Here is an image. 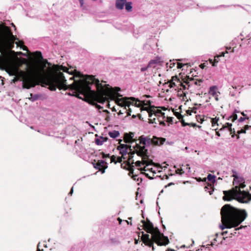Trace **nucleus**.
<instances>
[{"label":"nucleus","mask_w":251,"mask_h":251,"mask_svg":"<svg viewBox=\"0 0 251 251\" xmlns=\"http://www.w3.org/2000/svg\"><path fill=\"white\" fill-rule=\"evenodd\" d=\"M143 225L138 227L139 230L144 229L148 233L151 234L150 236L149 234H145L142 231L139 233H142L141 239L143 243L150 247H152V250L154 251L153 243H155L158 246H166L169 243L167 236H164L157 227H154L153 224L149 220L147 222L142 220L141 222Z\"/></svg>","instance_id":"f03ea898"},{"label":"nucleus","mask_w":251,"mask_h":251,"mask_svg":"<svg viewBox=\"0 0 251 251\" xmlns=\"http://www.w3.org/2000/svg\"><path fill=\"white\" fill-rule=\"evenodd\" d=\"M221 214L222 221L224 224L220 226L222 230L238 226L247 217L245 210L236 208L229 204L222 207Z\"/></svg>","instance_id":"7ed1b4c3"},{"label":"nucleus","mask_w":251,"mask_h":251,"mask_svg":"<svg viewBox=\"0 0 251 251\" xmlns=\"http://www.w3.org/2000/svg\"><path fill=\"white\" fill-rule=\"evenodd\" d=\"M186 64L180 63H177V68L178 69H181L184 66L186 65Z\"/></svg>","instance_id":"473e14b6"},{"label":"nucleus","mask_w":251,"mask_h":251,"mask_svg":"<svg viewBox=\"0 0 251 251\" xmlns=\"http://www.w3.org/2000/svg\"><path fill=\"white\" fill-rule=\"evenodd\" d=\"M40 84V80L33 77H28L23 81L22 87L29 89Z\"/></svg>","instance_id":"6e6552de"},{"label":"nucleus","mask_w":251,"mask_h":251,"mask_svg":"<svg viewBox=\"0 0 251 251\" xmlns=\"http://www.w3.org/2000/svg\"><path fill=\"white\" fill-rule=\"evenodd\" d=\"M197 119L199 122H201V123L203 121V120L201 118V116L200 115L197 117Z\"/></svg>","instance_id":"a19ab883"},{"label":"nucleus","mask_w":251,"mask_h":251,"mask_svg":"<svg viewBox=\"0 0 251 251\" xmlns=\"http://www.w3.org/2000/svg\"><path fill=\"white\" fill-rule=\"evenodd\" d=\"M204 189H205V191L209 193L210 195H212V193H213V192L214 191L213 189H212L210 191H209L208 190L209 189V187L208 186H205L204 187Z\"/></svg>","instance_id":"c756f323"},{"label":"nucleus","mask_w":251,"mask_h":251,"mask_svg":"<svg viewBox=\"0 0 251 251\" xmlns=\"http://www.w3.org/2000/svg\"><path fill=\"white\" fill-rule=\"evenodd\" d=\"M182 125L183 126H185L186 125H188V126H190V124L189 123H185L184 122H183L182 123Z\"/></svg>","instance_id":"5fc2aeb1"},{"label":"nucleus","mask_w":251,"mask_h":251,"mask_svg":"<svg viewBox=\"0 0 251 251\" xmlns=\"http://www.w3.org/2000/svg\"><path fill=\"white\" fill-rule=\"evenodd\" d=\"M231 118H232V122H234L237 119V115L236 114H233L232 116H231Z\"/></svg>","instance_id":"ea45409f"},{"label":"nucleus","mask_w":251,"mask_h":251,"mask_svg":"<svg viewBox=\"0 0 251 251\" xmlns=\"http://www.w3.org/2000/svg\"><path fill=\"white\" fill-rule=\"evenodd\" d=\"M134 136V133L132 132H129V133H126L124 134V141L126 143L131 144L134 142H136V140L133 139V137Z\"/></svg>","instance_id":"9b49d317"},{"label":"nucleus","mask_w":251,"mask_h":251,"mask_svg":"<svg viewBox=\"0 0 251 251\" xmlns=\"http://www.w3.org/2000/svg\"><path fill=\"white\" fill-rule=\"evenodd\" d=\"M30 96L31 97L29 98V100H31L32 101H36L39 99H40L41 97V94H30Z\"/></svg>","instance_id":"6ab92c4d"},{"label":"nucleus","mask_w":251,"mask_h":251,"mask_svg":"<svg viewBox=\"0 0 251 251\" xmlns=\"http://www.w3.org/2000/svg\"><path fill=\"white\" fill-rule=\"evenodd\" d=\"M161 62L160 57H156V59L150 60L148 65V67L150 68H154L157 65Z\"/></svg>","instance_id":"ddd939ff"},{"label":"nucleus","mask_w":251,"mask_h":251,"mask_svg":"<svg viewBox=\"0 0 251 251\" xmlns=\"http://www.w3.org/2000/svg\"><path fill=\"white\" fill-rule=\"evenodd\" d=\"M111 242L114 245H118L120 244L119 241L116 239H111Z\"/></svg>","instance_id":"c85d7f7f"},{"label":"nucleus","mask_w":251,"mask_h":251,"mask_svg":"<svg viewBox=\"0 0 251 251\" xmlns=\"http://www.w3.org/2000/svg\"><path fill=\"white\" fill-rule=\"evenodd\" d=\"M226 53H227V51H226V52H222V54L221 55H219V56H225V54Z\"/></svg>","instance_id":"0e129e2a"},{"label":"nucleus","mask_w":251,"mask_h":251,"mask_svg":"<svg viewBox=\"0 0 251 251\" xmlns=\"http://www.w3.org/2000/svg\"><path fill=\"white\" fill-rule=\"evenodd\" d=\"M141 145L139 144H137V143H136V145L134 147V149L135 150V153H136V151L137 150H139L140 149V147L141 146Z\"/></svg>","instance_id":"2f4dec72"},{"label":"nucleus","mask_w":251,"mask_h":251,"mask_svg":"<svg viewBox=\"0 0 251 251\" xmlns=\"http://www.w3.org/2000/svg\"><path fill=\"white\" fill-rule=\"evenodd\" d=\"M100 154H102V158H106V157H110L109 154H105L103 152H101Z\"/></svg>","instance_id":"c9c22d12"},{"label":"nucleus","mask_w":251,"mask_h":251,"mask_svg":"<svg viewBox=\"0 0 251 251\" xmlns=\"http://www.w3.org/2000/svg\"><path fill=\"white\" fill-rule=\"evenodd\" d=\"M147 147L144 145H141L140 149L137 150L136 153L142 157L143 159L144 164H145L146 166L149 165H152L154 164L153 161L149 158L148 150L146 149Z\"/></svg>","instance_id":"0eeeda50"},{"label":"nucleus","mask_w":251,"mask_h":251,"mask_svg":"<svg viewBox=\"0 0 251 251\" xmlns=\"http://www.w3.org/2000/svg\"><path fill=\"white\" fill-rule=\"evenodd\" d=\"M108 138L107 137L100 136V137L96 138L95 139V143L97 145H101L104 142H106Z\"/></svg>","instance_id":"dca6fc26"},{"label":"nucleus","mask_w":251,"mask_h":251,"mask_svg":"<svg viewBox=\"0 0 251 251\" xmlns=\"http://www.w3.org/2000/svg\"><path fill=\"white\" fill-rule=\"evenodd\" d=\"M209 61L210 63L212 64V65L214 63V61L212 59H209Z\"/></svg>","instance_id":"774afa93"},{"label":"nucleus","mask_w":251,"mask_h":251,"mask_svg":"<svg viewBox=\"0 0 251 251\" xmlns=\"http://www.w3.org/2000/svg\"><path fill=\"white\" fill-rule=\"evenodd\" d=\"M177 174H182L184 173V171H182V169H177L176 170Z\"/></svg>","instance_id":"49530a36"},{"label":"nucleus","mask_w":251,"mask_h":251,"mask_svg":"<svg viewBox=\"0 0 251 251\" xmlns=\"http://www.w3.org/2000/svg\"><path fill=\"white\" fill-rule=\"evenodd\" d=\"M251 128V126H249V125H246L245 126V129L246 130H248L250 128Z\"/></svg>","instance_id":"864d4df0"},{"label":"nucleus","mask_w":251,"mask_h":251,"mask_svg":"<svg viewBox=\"0 0 251 251\" xmlns=\"http://www.w3.org/2000/svg\"><path fill=\"white\" fill-rule=\"evenodd\" d=\"M45 83L51 91H54L57 88L60 90L70 89L80 94L88 95L98 102L103 104L105 101L102 85L99 79L92 75H87L85 80H75L72 83L67 84L64 74L60 72L56 77L48 80Z\"/></svg>","instance_id":"f257e3e1"},{"label":"nucleus","mask_w":251,"mask_h":251,"mask_svg":"<svg viewBox=\"0 0 251 251\" xmlns=\"http://www.w3.org/2000/svg\"><path fill=\"white\" fill-rule=\"evenodd\" d=\"M167 119H168V122H169L170 123H172L173 122L172 117H167Z\"/></svg>","instance_id":"de8ad7c7"},{"label":"nucleus","mask_w":251,"mask_h":251,"mask_svg":"<svg viewBox=\"0 0 251 251\" xmlns=\"http://www.w3.org/2000/svg\"><path fill=\"white\" fill-rule=\"evenodd\" d=\"M243 182H245V179L242 176H236L235 178H233V185H239L240 183H243Z\"/></svg>","instance_id":"2eb2a0df"},{"label":"nucleus","mask_w":251,"mask_h":251,"mask_svg":"<svg viewBox=\"0 0 251 251\" xmlns=\"http://www.w3.org/2000/svg\"><path fill=\"white\" fill-rule=\"evenodd\" d=\"M117 160L115 162V163L117 162L121 163L122 161L123 157L121 156L116 157Z\"/></svg>","instance_id":"f704fd0d"},{"label":"nucleus","mask_w":251,"mask_h":251,"mask_svg":"<svg viewBox=\"0 0 251 251\" xmlns=\"http://www.w3.org/2000/svg\"><path fill=\"white\" fill-rule=\"evenodd\" d=\"M232 172L233 173V175L231 176L232 177H233L234 178H235V176H238L237 173L235 170H232Z\"/></svg>","instance_id":"58836bf2"},{"label":"nucleus","mask_w":251,"mask_h":251,"mask_svg":"<svg viewBox=\"0 0 251 251\" xmlns=\"http://www.w3.org/2000/svg\"><path fill=\"white\" fill-rule=\"evenodd\" d=\"M217 90L218 87L217 86H212L209 88L208 93L212 96H216Z\"/></svg>","instance_id":"f3484780"},{"label":"nucleus","mask_w":251,"mask_h":251,"mask_svg":"<svg viewBox=\"0 0 251 251\" xmlns=\"http://www.w3.org/2000/svg\"><path fill=\"white\" fill-rule=\"evenodd\" d=\"M110 158H111V162H114V163H115V162H116V156H115V155H113L111 156L110 157Z\"/></svg>","instance_id":"79ce46f5"},{"label":"nucleus","mask_w":251,"mask_h":251,"mask_svg":"<svg viewBox=\"0 0 251 251\" xmlns=\"http://www.w3.org/2000/svg\"><path fill=\"white\" fill-rule=\"evenodd\" d=\"M216 135L218 136H220L221 135H220V133H219V131H217L216 133Z\"/></svg>","instance_id":"338daca9"},{"label":"nucleus","mask_w":251,"mask_h":251,"mask_svg":"<svg viewBox=\"0 0 251 251\" xmlns=\"http://www.w3.org/2000/svg\"><path fill=\"white\" fill-rule=\"evenodd\" d=\"M177 0V2H178V3L180 5H181V4H185V6H187V5L186 4V2L187 1H188L189 0Z\"/></svg>","instance_id":"bb28decb"},{"label":"nucleus","mask_w":251,"mask_h":251,"mask_svg":"<svg viewBox=\"0 0 251 251\" xmlns=\"http://www.w3.org/2000/svg\"><path fill=\"white\" fill-rule=\"evenodd\" d=\"M219 57H220V56H219V55H216L215 57L214 60V63L212 64L213 66H217V63L219 62L218 58H219Z\"/></svg>","instance_id":"a878e982"},{"label":"nucleus","mask_w":251,"mask_h":251,"mask_svg":"<svg viewBox=\"0 0 251 251\" xmlns=\"http://www.w3.org/2000/svg\"><path fill=\"white\" fill-rule=\"evenodd\" d=\"M246 227V226H240V227L236 228L235 229V230H239V229H241V228H243V227Z\"/></svg>","instance_id":"4d7b16f0"},{"label":"nucleus","mask_w":251,"mask_h":251,"mask_svg":"<svg viewBox=\"0 0 251 251\" xmlns=\"http://www.w3.org/2000/svg\"><path fill=\"white\" fill-rule=\"evenodd\" d=\"M238 188H240V190L241 189H244L246 187V185L245 184V182H243V183H240L239 184Z\"/></svg>","instance_id":"72a5a7b5"},{"label":"nucleus","mask_w":251,"mask_h":251,"mask_svg":"<svg viewBox=\"0 0 251 251\" xmlns=\"http://www.w3.org/2000/svg\"><path fill=\"white\" fill-rule=\"evenodd\" d=\"M149 123H150V124H157V123H156V122H155V118H154V119H150V122H149Z\"/></svg>","instance_id":"a18cd8bd"},{"label":"nucleus","mask_w":251,"mask_h":251,"mask_svg":"<svg viewBox=\"0 0 251 251\" xmlns=\"http://www.w3.org/2000/svg\"><path fill=\"white\" fill-rule=\"evenodd\" d=\"M227 232H227V231H224V232H223V233H222V235H226L227 233Z\"/></svg>","instance_id":"69168bd1"},{"label":"nucleus","mask_w":251,"mask_h":251,"mask_svg":"<svg viewBox=\"0 0 251 251\" xmlns=\"http://www.w3.org/2000/svg\"><path fill=\"white\" fill-rule=\"evenodd\" d=\"M202 81L201 80H199V81H194V84L195 85H200V83Z\"/></svg>","instance_id":"8fccbe9b"},{"label":"nucleus","mask_w":251,"mask_h":251,"mask_svg":"<svg viewBox=\"0 0 251 251\" xmlns=\"http://www.w3.org/2000/svg\"><path fill=\"white\" fill-rule=\"evenodd\" d=\"M133 173V169H132L131 170H129L128 175L131 176L134 180L139 181V177L138 176V175H134Z\"/></svg>","instance_id":"412c9836"},{"label":"nucleus","mask_w":251,"mask_h":251,"mask_svg":"<svg viewBox=\"0 0 251 251\" xmlns=\"http://www.w3.org/2000/svg\"><path fill=\"white\" fill-rule=\"evenodd\" d=\"M75 92H74L73 93V94H72L71 93H69L68 94V95H70V96H75L76 97H77V98H79V99H82V98H81V97H80V96H78V95H76V94H75Z\"/></svg>","instance_id":"e433bc0d"},{"label":"nucleus","mask_w":251,"mask_h":251,"mask_svg":"<svg viewBox=\"0 0 251 251\" xmlns=\"http://www.w3.org/2000/svg\"><path fill=\"white\" fill-rule=\"evenodd\" d=\"M95 106H96V107L98 109H100L102 108V106H101L100 105H99L98 104H96Z\"/></svg>","instance_id":"603ef678"},{"label":"nucleus","mask_w":251,"mask_h":251,"mask_svg":"<svg viewBox=\"0 0 251 251\" xmlns=\"http://www.w3.org/2000/svg\"><path fill=\"white\" fill-rule=\"evenodd\" d=\"M3 32L4 41L9 49H12L15 43L18 47H20L23 50H27V47L24 45L23 43L19 41L16 36L13 35L12 32L9 27L5 26L3 28Z\"/></svg>","instance_id":"39448f33"},{"label":"nucleus","mask_w":251,"mask_h":251,"mask_svg":"<svg viewBox=\"0 0 251 251\" xmlns=\"http://www.w3.org/2000/svg\"><path fill=\"white\" fill-rule=\"evenodd\" d=\"M186 166H187L186 169L188 170L187 171V172H190V168L189 167V165L188 164H187Z\"/></svg>","instance_id":"680f3d73"},{"label":"nucleus","mask_w":251,"mask_h":251,"mask_svg":"<svg viewBox=\"0 0 251 251\" xmlns=\"http://www.w3.org/2000/svg\"><path fill=\"white\" fill-rule=\"evenodd\" d=\"M223 193L224 196L223 199L224 201H230L235 199L240 203H248L251 200V198L248 199L251 195L249 192L241 191L237 185L228 191H224Z\"/></svg>","instance_id":"20e7f679"},{"label":"nucleus","mask_w":251,"mask_h":251,"mask_svg":"<svg viewBox=\"0 0 251 251\" xmlns=\"http://www.w3.org/2000/svg\"><path fill=\"white\" fill-rule=\"evenodd\" d=\"M73 193V187H72L70 191V192L69 193L68 195H72V194Z\"/></svg>","instance_id":"6e6d98bb"},{"label":"nucleus","mask_w":251,"mask_h":251,"mask_svg":"<svg viewBox=\"0 0 251 251\" xmlns=\"http://www.w3.org/2000/svg\"><path fill=\"white\" fill-rule=\"evenodd\" d=\"M105 166L104 168V170L107 168V165L106 163L102 160H99L97 163L94 164V167L97 169L100 170L101 169L103 168V166Z\"/></svg>","instance_id":"f8f14e48"},{"label":"nucleus","mask_w":251,"mask_h":251,"mask_svg":"<svg viewBox=\"0 0 251 251\" xmlns=\"http://www.w3.org/2000/svg\"><path fill=\"white\" fill-rule=\"evenodd\" d=\"M200 66L201 69H203L205 67V65L204 64H201Z\"/></svg>","instance_id":"bf43d9fd"},{"label":"nucleus","mask_w":251,"mask_h":251,"mask_svg":"<svg viewBox=\"0 0 251 251\" xmlns=\"http://www.w3.org/2000/svg\"><path fill=\"white\" fill-rule=\"evenodd\" d=\"M108 134L111 138L115 139L120 136V132L118 131L113 130L109 131Z\"/></svg>","instance_id":"a211bd4d"},{"label":"nucleus","mask_w":251,"mask_h":251,"mask_svg":"<svg viewBox=\"0 0 251 251\" xmlns=\"http://www.w3.org/2000/svg\"><path fill=\"white\" fill-rule=\"evenodd\" d=\"M159 125H162L163 126H165L166 124L164 121H159Z\"/></svg>","instance_id":"3c124183"},{"label":"nucleus","mask_w":251,"mask_h":251,"mask_svg":"<svg viewBox=\"0 0 251 251\" xmlns=\"http://www.w3.org/2000/svg\"><path fill=\"white\" fill-rule=\"evenodd\" d=\"M126 2V0H116L115 3L116 8L119 10L123 9Z\"/></svg>","instance_id":"4468645a"},{"label":"nucleus","mask_w":251,"mask_h":251,"mask_svg":"<svg viewBox=\"0 0 251 251\" xmlns=\"http://www.w3.org/2000/svg\"><path fill=\"white\" fill-rule=\"evenodd\" d=\"M122 95L119 94V93H118L117 94V98L116 99V103L118 105H120V106H125V107H126V106H128L129 107V105H130V102L129 101H128L129 100H131V99H134L132 97H130V98H128V97H124V98H120L119 97H121Z\"/></svg>","instance_id":"1a4fd4ad"},{"label":"nucleus","mask_w":251,"mask_h":251,"mask_svg":"<svg viewBox=\"0 0 251 251\" xmlns=\"http://www.w3.org/2000/svg\"><path fill=\"white\" fill-rule=\"evenodd\" d=\"M207 180L212 182V183H214L216 182V176L211 174H208L207 177Z\"/></svg>","instance_id":"aec40b11"},{"label":"nucleus","mask_w":251,"mask_h":251,"mask_svg":"<svg viewBox=\"0 0 251 251\" xmlns=\"http://www.w3.org/2000/svg\"><path fill=\"white\" fill-rule=\"evenodd\" d=\"M218 120H219V118H217V117L211 119L212 126L213 127L216 126H218V124L217 123V122Z\"/></svg>","instance_id":"b1692460"},{"label":"nucleus","mask_w":251,"mask_h":251,"mask_svg":"<svg viewBox=\"0 0 251 251\" xmlns=\"http://www.w3.org/2000/svg\"><path fill=\"white\" fill-rule=\"evenodd\" d=\"M128 147L130 148L131 146H127L126 144H120L117 148V149L119 151L120 154L123 156L126 155L127 154Z\"/></svg>","instance_id":"9d476101"},{"label":"nucleus","mask_w":251,"mask_h":251,"mask_svg":"<svg viewBox=\"0 0 251 251\" xmlns=\"http://www.w3.org/2000/svg\"><path fill=\"white\" fill-rule=\"evenodd\" d=\"M139 140L140 144L149 147L151 145L155 146H159L164 144L165 141V138L162 137H157L153 136L152 138H150L148 136L142 135L139 137Z\"/></svg>","instance_id":"423d86ee"},{"label":"nucleus","mask_w":251,"mask_h":251,"mask_svg":"<svg viewBox=\"0 0 251 251\" xmlns=\"http://www.w3.org/2000/svg\"><path fill=\"white\" fill-rule=\"evenodd\" d=\"M125 8L127 11H131L132 9V3L130 2H126L125 4Z\"/></svg>","instance_id":"4be33fe9"},{"label":"nucleus","mask_w":251,"mask_h":251,"mask_svg":"<svg viewBox=\"0 0 251 251\" xmlns=\"http://www.w3.org/2000/svg\"><path fill=\"white\" fill-rule=\"evenodd\" d=\"M190 125L191 126L195 127H196V126H198L199 128H201V126H197L196 125V124H195V123H190Z\"/></svg>","instance_id":"c03bdc74"},{"label":"nucleus","mask_w":251,"mask_h":251,"mask_svg":"<svg viewBox=\"0 0 251 251\" xmlns=\"http://www.w3.org/2000/svg\"><path fill=\"white\" fill-rule=\"evenodd\" d=\"M142 164L146 165L145 164H144V162H142L140 161H137L135 163V165L137 167H140Z\"/></svg>","instance_id":"7c9ffc66"},{"label":"nucleus","mask_w":251,"mask_h":251,"mask_svg":"<svg viewBox=\"0 0 251 251\" xmlns=\"http://www.w3.org/2000/svg\"><path fill=\"white\" fill-rule=\"evenodd\" d=\"M155 116H161L162 117L163 119H164L166 117L165 115V113L162 112L161 111H159L156 113L155 114Z\"/></svg>","instance_id":"393cba45"},{"label":"nucleus","mask_w":251,"mask_h":251,"mask_svg":"<svg viewBox=\"0 0 251 251\" xmlns=\"http://www.w3.org/2000/svg\"><path fill=\"white\" fill-rule=\"evenodd\" d=\"M150 69V68H149V67H148V66H146V67H142V68H141V71L142 72H144V71H145L147 70H148V69Z\"/></svg>","instance_id":"37998d69"},{"label":"nucleus","mask_w":251,"mask_h":251,"mask_svg":"<svg viewBox=\"0 0 251 251\" xmlns=\"http://www.w3.org/2000/svg\"><path fill=\"white\" fill-rule=\"evenodd\" d=\"M245 118H243V117H240L238 120V122H243L244 120H245Z\"/></svg>","instance_id":"09e8293b"},{"label":"nucleus","mask_w":251,"mask_h":251,"mask_svg":"<svg viewBox=\"0 0 251 251\" xmlns=\"http://www.w3.org/2000/svg\"><path fill=\"white\" fill-rule=\"evenodd\" d=\"M131 112V109H129V111L127 112V116H130V112Z\"/></svg>","instance_id":"052dcab7"},{"label":"nucleus","mask_w":251,"mask_h":251,"mask_svg":"<svg viewBox=\"0 0 251 251\" xmlns=\"http://www.w3.org/2000/svg\"><path fill=\"white\" fill-rule=\"evenodd\" d=\"M176 86V84L175 82L172 81L170 83V84H169V87L170 88H174L175 87V86Z\"/></svg>","instance_id":"4c0bfd02"},{"label":"nucleus","mask_w":251,"mask_h":251,"mask_svg":"<svg viewBox=\"0 0 251 251\" xmlns=\"http://www.w3.org/2000/svg\"><path fill=\"white\" fill-rule=\"evenodd\" d=\"M238 135H237V138H239V134L240 133H246V129L244 128H241L240 130H238Z\"/></svg>","instance_id":"cd10ccee"},{"label":"nucleus","mask_w":251,"mask_h":251,"mask_svg":"<svg viewBox=\"0 0 251 251\" xmlns=\"http://www.w3.org/2000/svg\"><path fill=\"white\" fill-rule=\"evenodd\" d=\"M232 124L229 123H226L225 125V126H223L220 130L222 131L224 128H227L228 129L229 131H232V128H231Z\"/></svg>","instance_id":"5701e85b"},{"label":"nucleus","mask_w":251,"mask_h":251,"mask_svg":"<svg viewBox=\"0 0 251 251\" xmlns=\"http://www.w3.org/2000/svg\"><path fill=\"white\" fill-rule=\"evenodd\" d=\"M172 79H173V80H178V78L176 76H173L172 77Z\"/></svg>","instance_id":"e2e57ef3"},{"label":"nucleus","mask_w":251,"mask_h":251,"mask_svg":"<svg viewBox=\"0 0 251 251\" xmlns=\"http://www.w3.org/2000/svg\"><path fill=\"white\" fill-rule=\"evenodd\" d=\"M80 5L82 6L83 4L84 1L83 0H78Z\"/></svg>","instance_id":"13d9d810"}]
</instances>
